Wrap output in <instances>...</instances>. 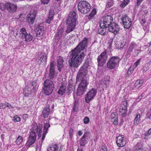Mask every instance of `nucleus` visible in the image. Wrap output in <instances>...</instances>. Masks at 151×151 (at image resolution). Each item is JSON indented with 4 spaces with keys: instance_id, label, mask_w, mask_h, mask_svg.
I'll list each match as a JSON object with an SVG mask.
<instances>
[{
    "instance_id": "nucleus-4",
    "label": "nucleus",
    "mask_w": 151,
    "mask_h": 151,
    "mask_svg": "<svg viewBox=\"0 0 151 151\" xmlns=\"http://www.w3.org/2000/svg\"><path fill=\"white\" fill-rule=\"evenodd\" d=\"M78 8L79 12L82 13L86 14L91 8L90 4L86 1H81L78 4Z\"/></svg>"
},
{
    "instance_id": "nucleus-10",
    "label": "nucleus",
    "mask_w": 151,
    "mask_h": 151,
    "mask_svg": "<svg viewBox=\"0 0 151 151\" xmlns=\"http://www.w3.org/2000/svg\"><path fill=\"white\" fill-rule=\"evenodd\" d=\"M107 55L106 51L102 53L97 58L99 65L102 66L105 63L107 59Z\"/></svg>"
},
{
    "instance_id": "nucleus-43",
    "label": "nucleus",
    "mask_w": 151,
    "mask_h": 151,
    "mask_svg": "<svg viewBox=\"0 0 151 151\" xmlns=\"http://www.w3.org/2000/svg\"><path fill=\"white\" fill-rule=\"evenodd\" d=\"M151 134V128L146 132L144 136V139H147L148 138L149 136Z\"/></svg>"
},
{
    "instance_id": "nucleus-49",
    "label": "nucleus",
    "mask_w": 151,
    "mask_h": 151,
    "mask_svg": "<svg viewBox=\"0 0 151 151\" xmlns=\"http://www.w3.org/2000/svg\"><path fill=\"white\" fill-rule=\"evenodd\" d=\"M13 121L14 122H18L20 121V118L17 116L16 115L13 117Z\"/></svg>"
},
{
    "instance_id": "nucleus-22",
    "label": "nucleus",
    "mask_w": 151,
    "mask_h": 151,
    "mask_svg": "<svg viewBox=\"0 0 151 151\" xmlns=\"http://www.w3.org/2000/svg\"><path fill=\"white\" fill-rule=\"evenodd\" d=\"M76 19L77 16L76 15V13L75 12L73 11L70 12V13L67 21L76 23Z\"/></svg>"
},
{
    "instance_id": "nucleus-2",
    "label": "nucleus",
    "mask_w": 151,
    "mask_h": 151,
    "mask_svg": "<svg viewBox=\"0 0 151 151\" xmlns=\"http://www.w3.org/2000/svg\"><path fill=\"white\" fill-rule=\"evenodd\" d=\"M32 128L29 139L26 144V145L27 147H30L35 142L36 137L35 133H37L38 131V126L36 123H33L32 125Z\"/></svg>"
},
{
    "instance_id": "nucleus-31",
    "label": "nucleus",
    "mask_w": 151,
    "mask_h": 151,
    "mask_svg": "<svg viewBox=\"0 0 151 151\" xmlns=\"http://www.w3.org/2000/svg\"><path fill=\"white\" fill-rule=\"evenodd\" d=\"M38 63L43 64L45 63L47 59L45 54L43 53L42 55L38 58Z\"/></svg>"
},
{
    "instance_id": "nucleus-12",
    "label": "nucleus",
    "mask_w": 151,
    "mask_h": 151,
    "mask_svg": "<svg viewBox=\"0 0 151 151\" xmlns=\"http://www.w3.org/2000/svg\"><path fill=\"white\" fill-rule=\"evenodd\" d=\"M108 30L114 35H116L119 32L120 27L117 24L113 22L111 23L108 27Z\"/></svg>"
},
{
    "instance_id": "nucleus-48",
    "label": "nucleus",
    "mask_w": 151,
    "mask_h": 151,
    "mask_svg": "<svg viewBox=\"0 0 151 151\" xmlns=\"http://www.w3.org/2000/svg\"><path fill=\"white\" fill-rule=\"evenodd\" d=\"M73 130L72 129H70L69 131L70 138V139H72L73 133Z\"/></svg>"
},
{
    "instance_id": "nucleus-62",
    "label": "nucleus",
    "mask_w": 151,
    "mask_h": 151,
    "mask_svg": "<svg viewBox=\"0 0 151 151\" xmlns=\"http://www.w3.org/2000/svg\"><path fill=\"white\" fill-rule=\"evenodd\" d=\"M78 134L79 136H81L83 132L80 130L79 131H78Z\"/></svg>"
},
{
    "instance_id": "nucleus-40",
    "label": "nucleus",
    "mask_w": 151,
    "mask_h": 151,
    "mask_svg": "<svg viewBox=\"0 0 151 151\" xmlns=\"http://www.w3.org/2000/svg\"><path fill=\"white\" fill-rule=\"evenodd\" d=\"M140 115L137 114L134 121V123L135 125H137L138 124L140 121Z\"/></svg>"
},
{
    "instance_id": "nucleus-3",
    "label": "nucleus",
    "mask_w": 151,
    "mask_h": 151,
    "mask_svg": "<svg viewBox=\"0 0 151 151\" xmlns=\"http://www.w3.org/2000/svg\"><path fill=\"white\" fill-rule=\"evenodd\" d=\"M88 63L85 62L83 65L80 68L76 77L77 82H79L82 80L85 79V78L88 73Z\"/></svg>"
},
{
    "instance_id": "nucleus-5",
    "label": "nucleus",
    "mask_w": 151,
    "mask_h": 151,
    "mask_svg": "<svg viewBox=\"0 0 151 151\" xmlns=\"http://www.w3.org/2000/svg\"><path fill=\"white\" fill-rule=\"evenodd\" d=\"M54 85L52 81L50 79H47L44 82V93L46 95H49L53 91Z\"/></svg>"
},
{
    "instance_id": "nucleus-32",
    "label": "nucleus",
    "mask_w": 151,
    "mask_h": 151,
    "mask_svg": "<svg viewBox=\"0 0 151 151\" xmlns=\"http://www.w3.org/2000/svg\"><path fill=\"white\" fill-rule=\"evenodd\" d=\"M31 93V89L28 87L26 86L24 89L23 94L26 96H28Z\"/></svg>"
},
{
    "instance_id": "nucleus-44",
    "label": "nucleus",
    "mask_w": 151,
    "mask_h": 151,
    "mask_svg": "<svg viewBox=\"0 0 151 151\" xmlns=\"http://www.w3.org/2000/svg\"><path fill=\"white\" fill-rule=\"evenodd\" d=\"M129 0H124V2L120 5V6L122 7H124L128 4L129 2Z\"/></svg>"
},
{
    "instance_id": "nucleus-42",
    "label": "nucleus",
    "mask_w": 151,
    "mask_h": 151,
    "mask_svg": "<svg viewBox=\"0 0 151 151\" xmlns=\"http://www.w3.org/2000/svg\"><path fill=\"white\" fill-rule=\"evenodd\" d=\"M23 140V139L22 136H18L16 140V143L17 145H19L22 142Z\"/></svg>"
},
{
    "instance_id": "nucleus-9",
    "label": "nucleus",
    "mask_w": 151,
    "mask_h": 151,
    "mask_svg": "<svg viewBox=\"0 0 151 151\" xmlns=\"http://www.w3.org/2000/svg\"><path fill=\"white\" fill-rule=\"evenodd\" d=\"M97 91L95 89H92L90 90L86 95L85 97V101L87 103H89V101L93 99L96 95Z\"/></svg>"
},
{
    "instance_id": "nucleus-1",
    "label": "nucleus",
    "mask_w": 151,
    "mask_h": 151,
    "mask_svg": "<svg viewBox=\"0 0 151 151\" xmlns=\"http://www.w3.org/2000/svg\"><path fill=\"white\" fill-rule=\"evenodd\" d=\"M81 51L75 48L69 52L70 55L68 63L70 67L77 68L82 62L86 55V52H82L79 55Z\"/></svg>"
},
{
    "instance_id": "nucleus-34",
    "label": "nucleus",
    "mask_w": 151,
    "mask_h": 151,
    "mask_svg": "<svg viewBox=\"0 0 151 151\" xmlns=\"http://www.w3.org/2000/svg\"><path fill=\"white\" fill-rule=\"evenodd\" d=\"M78 109V103L77 100H75L73 106V108L72 111L77 112Z\"/></svg>"
},
{
    "instance_id": "nucleus-61",
    "label": "nucleus",
    "mask_w": 151,
    "mask_h": 151,
    "mask_svg": "<svg viewBox=\"0 0 151 151\" xmlns=\"http://www.w3.org/2000/svg\"><path fill=\"white\" fill-rule=\"evenodd\" d=\"M6 107H8V108L9 109H10V108L11 107L13 108V107L9 103H8V104H7V105H6Z\"/></svg>"
},
{
    "instance_id": "nucleus-57",
    "label": "nucleus",
    "mask_w": 151,
    "mask_h": 151,
    "mask_svg": "<svg viewBox=\"0 0 151 151\" xmlns=\"http://www.w3.org/2000/svg\"><path fill=\"white\" fill-rule=\"evenodd\" d=\"M100 151H107V149L106 147L102 146L101 147Z\"/></svg>"
},
{
    "instance_id": "nucleus-56",
    "label": "nucleus",
    "mask_w": 151,
    "mask_h": 151,
    "mask_svg": "<svg viewBox=\"0 0 151 151\" xmlns=\"http://www.w3.org/2000/svg\"><path fill=\"white\" fill-rule=\"evenodd\" d=\"M143 0H137L136 2V5L137 6H139Z\"/></svg>"
},
{
    "instance_id": "nucleus-59",
    "label": "nucleus",
    "mask_w": 151,
    "mask_h": 151,
    "mask_svg": "<svg viewBox=\"0 0 151 151\" xmlns=\"http://www.w3.org/2000/svg\"><path fill=\"white\" fill-rule=\"evenodd\" d=\"M4 9V5L3 4L0 3V9L2 10Z\"/></svg>"
},
{
    "instance_id": "nucleus-21",
    "label": "nucleus",
    "mask_w": 151,
    "mask_h": 151,
    "mask_svg": "<svg viewBox=\"0 0 151 151\" xmlns=\"http://www.w3.org/2000/svg\"><path fill=\"white\" fill-rule=\"evenodd\" d=\"M4 9L9 12H15L17 9V6L12 4L6 3L4 5Z\"/></svg>"
},
{
    "instance_id": "nucleus-15",
    "label": "nucleus",
    "mask_w": 151,
    "mask_h": 151,
    "mask_svg": "<svg viewBox=\"0 0 151 151\" xmlns=\"http://www.w3.org/2000/svg\"><path fill=\"white\" fill-rule=\"evenodd\" d=\"M36 14L37 11L34 10L33 12H31L27 15V20L30 24H32L34 23Z\"/></svg>"
},
{
    "instance_id": "nucleus-18",
    "label": "nucleus",
    "mask_w": 151,
    "mask_h": 151,
    "mask_svg": "<svg viewBox=\"0 0 151 151\" xmlns=\"http://www.w3.org/2000/svg\"><path fill=\"white\" fill-rule=\"evenodd\" d=\"M50 125L48 123H45L44 124V126L43 129V133L42 135V136L41 140L40 141V139L39 140L40 146L41 147L42 143L43 140H44L45 135L47 133V131L49 127H50Z\"/></svg>"
},
{
    "instance_id": "nucleus-26",
    "label": "nucleus",
    "mask_w": 151,
    "mask_h": 151,
    "mask_svg": "<svg viewBox=\"0 0 151 151\" xmlns=\"http://www.w3.org/2000/svg\"><path fill=\"white\" fill-rule=\"evenodd\" d=\"M111 122L115 125L118 124V116L115 113H112L111 114Z\"/></svg>"
},
{
    "instance_id": "nucleus-64",
    "label": "nucleus",
    "mask_w": 151,
    "mask_h": 151,
    "mask_svg": "<svg viewBox=\"0 0 151 151\" xmlns=\"http://www.w3.org/2000/svg\"><path fill=\"white\" fill-rule=\"evenodd\" d=\"M77 151H83V150L81 148H78L77 150Z\"/></svg>"
},
{
    "instance_id": "nucleus-36",
    "label": "nucleus",
    "mask_w": 151,
    "mask_h": 151,
    "mask_svg": "<svg viewBox=\"0 0 151 151\" xmlns=\"http://www.w3.org/2000/svg\"><path fill=\"white\" fill-rule=\"evenodd\" d=\"M66 91V87L65 86H61L58 91L59 94L62 95Z\"/></svg>"
},
{
    "instance_id": "nucleus-7",
    "label": "nucleus",
    "mask_w": 151,
    "mask_h": 151,
    "mask_svg": "<svg viewBox=\"0 0 151 151\" xmlns=\"http://www.w3.org/2000/svg\"><path fill=\"white\" fill-rule=\"evenodd\" d=\"M120 60V58L118 57H113L111 58L107 62V68L110 69L115 68L118 66Z\"/></svg>"
},
{
    "instance_id": "nucleus-38",
    "label": "nucleus",
    "mask_w": 151,
    "mask_h": 151,
    "mask_svg": "<svg viewBox=\"0 0 151 151\" xmlns=\"http://www.w3.org/2000/svg\"><path fill=\"white\" fill-rule=\"evenodd\" d=\"M108 84V81L105 80H102L101 81L99 86L102 87L103 88H106Z\"/></svg>"
},
{
    "instance_id": "nucleus-29",
    "label": "nucleus",
    "mask_w": 151,
    "mask_h": 151,
    "mask_svg": "<svg viewBox=\"0 0 151 151\" xmlns=\"http://www.w3.org/2000/svg\"><path fill=\"white\" fill-rule=\"evenodd\" d=\"M50 111V109L49 108H45L42 111L41 116L44 118L47 117L48 116Z\"/></svg>"
},
{
    "instance_id": "nucleus-6",
    "label": "nucleus",
    "mask_w": 151,
    "mask_h": 151,
    "mask_svg": "<svg viewBox=\"0 0 151 151\" xmlns=\"http://www.w3.org/2000/svg\"><path fill=\"white\" fill-rule=\"evenodd\" d=\"M80 81L81 82L78 85L77 93V95L79 96L81 95L86 91L89 83L86 79L82 80Z\"/></svg>"
},
{
    "instance_id": "nucleus-27",
    "label": "nucleus",
    "mask_w": 151,
    "mask_h": 151,
    "mask_svg": "<svg viewBox=\"0 0 151 151\" xmlns=\"http://www.w3.org/2000/svg\"><path fill=\"white\" fill-rule=\"evenodd\" d=\"M143 83V80L140 79L137 80L134 84V89L135 91L140 88L142 85Z\"/></svg>"
},
{
    "instance_id": "nucleus-63",
    "label": "nucleus",
    "mask_w": 151,
    "mask_h": 151,
    "mask_svg": "<svg viewBox=\"0 0 151 151\" xmlns=\"http://www.w3.org/2000/svg\"><path fill=\"white\" fill-rule=\"evenodd\" d=\"M13 35L15 37H16L17 35V33L16 32V31H14L13 32Z\"/></svg>"
},
{
    "instance_id": "nucleus-25",
    "label": "nucleus",
    "mask_w": 151,
    "mask_h": 151,
    "mask_svg": "<svg viewBox=\"0 0 151 151\" xmlns=\"http://www.w3.org/2000/svg\"><path fill=\"white\" fill-rule=\"evenodd\" d=\"M55 13L52 10H50L49 11L47 19L46 20V23L50 24L51 22V21L53 19V15Z\"/></svg>"
},
{
    "instance_id": "nucleus-33",
    "label": "nucleus",
    "mask_w": 151,
    "mask_h": 151,
    "mask_svg": "<svg viewBox=\"0 0 151 151\" xmlns=\"http://www.w3.org/2000/svg\"><path fill=\"white\" fill-rule=\"evenodd\" d=\"M136 46V44L134 42L131 43L129 45V48L127 51V52L128 54H130L132 52L135 46Z\"/></svg>"
},
{
    "instance_id": "nucleus-39",
    "label": "nucleus",
    "mask_w": 151,
    "mask_h": 151,
    "mask_svg": "<svg viewBox=\"0 0 151 151\" xmlns=\"http://www.w3.org/2000/svg\"><path fill=\"white\" fill-rule=\"evenodd\" d=\"M96 9H93L90 14H89L88 16V19H91L93 17L94 15L96 14Z\"/></svg>"
},
{
    "instance_id": "nucleus-54",
    "label": "nucleus",
    "mask_w": 151,
    "mask_h": 151,
    "mask_svg": "<svg viewBox=\"0 0 151 151\" xmlns=\"http://www.w3.org/2000/svg\"><path fill=\"white\" fill-rule=\"evenodd\" d=\"M37 82L36 81H34L32 82V85L33 86L32 89L34 90H36V88H35V87L37 86Z\"/></svg>"
},
{
    "instance_id": "nucleus-37",
    "label": "nucleus",
    "mask_w": 151,
    "mask_h": 151,
    "mask_svg": "<svg viewBox=\"0 0 151 151\" xmlns=\"http://www.w3.org/2000/svg\"><path fill=\"white\" fill-rule=\"evenodd\" d=\"M44 27L42 26H38V37H42L44 35Z\"/></svg>"
},
{
    "instance_id": "nucleus-28",
    "label": "nucleus",
    "mask_w": 151,
    "mask_h": 151,
    "mask_svg": "<svg viewBox=\"0 0 151 151\" xmlns=\"http://www.w3.org/2000/svg\"><path fill=\"white\" fill-rule=\"evenodd\" d=\"M58 149V145L52 144L50 145L47 149V151H56Z\"/></svg>"
},
{
    "instance_id": "nucleus-17",
    "label": "nucleus",
    "mask_w": 151,
    "mask_h": 151,
    "mask_svg": "<svg viewBox=\"0 0 151 151\" xmlns=\"http://www.w3.org/2000/svg\"><path fill=\"white\" fill-rule=\"evenodd\" d=\"M88 42V40L87 38H84L75 48L80 51H82L84 49L85 47L87 46Z\"/></svg>"
},
{
    "instance_id": "nucleus-52",
    "label": "nucleus",
    "mask_w": 151,
    "mask_h": 151,
    "mask_svg": "<svg viewBox=\"0 0 151 151\" xmlns=\"http://www.w3.org/2000/svg\"><path fill=\"white\" fill-rule=\"evenodd\" d=\"M149 69L148 65V64H145L143 68V70L144 71L146 72Z\"/></svg>"
},
{
    "instance_id": "nucleus-46",
    "label": "nucleus",
    "mask_w": 151,
    "mask_h": 151,
    "mask_svg": "<svg viewBox=\"0 0 151 151\" xmlns=\"http://www.w3.org/2000/svg\"><path fill=\"white\" fill-rule=\"evenodd\" d=\"M7 104H8V103L5 102V103H0V109H4L6 107Z\"/></svg>"
},
{
    "instance_id": "nucleus-47",
    "label": "nucleus",
    "mask_w": 151,
    "mask_h": 151,
    "mask_svg": "<svg viewBox=\"0 0 151 151\" xmlns=\"http://www.w3.org/2000/svg\"><path fill=\"white\" fill-rule=\"evenodd\" d=\"M113 4L114 3L113 1L112 0H110L107 3L106 6L107 8H109L112 6Z\"/></svg>"
},
{
    "instance_id": "nucleus-8",
    "label": "nucleus",
    "mask_w": 151,
    "mask_h": 151,
    "mask_svg": "<svg viewBox=\"0 0 151 151\" xmlns=\"http://www.w3.org/2000/svg\"><path fill=\"white\" fill-rule=\"evenodd\" d=\"M113 21L112 17L110 15H107L103 18L100 23V27H109Z\"/></svg>"
},
{
    "instance_id": "nucleus-45",
    "label": "nucleus",
    "mask_w": 151,
    "mask_h": 151,
    "mask_svg": "<svg viewBox=\"0 0 151 151\" xmlns=\"http://www.w3.org/2000/svg\"><path fill=\"white\" fill-rule=\"evenodd\" d=\"M134 67L131 66L127 72V74L128 75L130 76L132 74L134 70Z\"/></svg>"
},
{
    "instance_id": "nucleus-16",
    "label": "nucleus",
    "mask_w": 151,
    "mask_h": 151,
    "mask_svg": "<svg viewBox=\"0 0 151 151\" xmlns=\"http://www.w3.org/2000/svg\"><path fill=\"white\" fill-rule=\"evenodd\" d=\"M116 143L119 147H122L126 144L125 139L123 135L119 136L116 138Z\"/></svg>"
},
{
    "instance_id": "nucleus-58",
    "label": "nucleus",
    "mask_w": 151,
    "mask_h": 151,
    "mask_svg": "<svg viewBox=\"0 0 151 151\" xmlns=\"http://www.w3.org/2000/svg\"><path fill=\"white\" fill-rule=\"evenodd\" d=\"M50 0H41V2L42 4H48Z\"/></svg>"
},
{
    "instance_id": "nucleus-50",
    "label": "nucleus",
    "mask_w": 151,
    "mask_h": 151,
    "mask_svg": "<svg viewBox=\"0 0 151 151\" xmlns=\"http://www.w3.org/2000/svg\"><path fill=\"white\" fill-rule=\"evenodd\" d=\"M42 126L41 124H38V130H39V131L38 132V137H39V138H40V137L41 136V134H40V133H41L42 132H40V131H41V130L42 129Z\"/></svg>"
},
{
    "instance_id": "nucleus-60",
    "label": "nucleus",
    "mask_w": 151,
    "mask_h": 151,
    "mask_svg": "<svg viewBox=\"0 0 151 151\" xmlns=\"http://www.w3.org/2000/svg\"><path fill=\"white\" fill-rule=\"evenodd\" d=\"M136 151H146L145 150L142 148H140L138 149H137Z\"/></svg>"
},
{
    "instance_id": "nucleus-51",
    "label": "nucleus",
    "mask_w": 151,
    "mask_h": 151,
    "mask_svg": "<svg viewBox=\"0 0 151 151\" xmlns=\"http://www.w3.org/2000/svg\"><path fill=\"white\" fill-rule=\"evenodd\" d=\"M58 32L57 33V35L59 37H60L62 36V34L63 33V29H60L58 30Z\"/></svg>"
},
{
    "instance_id": "nucleus-30",
    "label": "nucleus",
    "mask_w": 151,
    "mask_h": 151,
    "mask_svg": "<svg viewBox=\"0 0 151 151\" xmlns=\"http://www.w3.org/2000/svg\"><path fill=\"white\" fill-rule=\"evenodd\" d=\"M101 27L99 29L98 31L99 33L102 35L107 34L108 33V32L106 30L107 27Z\"/></svg>"
},
{
    "instance_id": "nucleus-35",
    "label": "nucleus",
    "mask_w": 151,
    "mask_h": 151,
    "mask_svg": "<svg viewBox=\"0 0 151 151\" xmlns=\"http://www.w3.org/2000/svg\"><path fill=\"white\" fill-rule=\"evenodd\" d=\"M22 39H25V41L28 42L31 40L32 39V37L30 33H27L22 38Z\"/></svg>"
},
{
    "instance_id": "nucleus-53",
    "label": "nucleus",
    "mask_w": 151,
    "mask_h": 151,
    "mask_svg": "<svg viewBox=\"0 0 151 151\" xmlns=\"http://www.w3.org/2000/svg\"><path fill=\"white\" fill-rule=\"evenodd\" d=\"M141 59H138L134 63V68H135L138 65L140 62Z\"/></svg>"
},
{
    "instance_id": "nucleus-41",
    "label": "nucleus",
    "mask_w": 151,
    "mask_h": 151,
    "mask_svg": "<svg viewBox=\"0 0 151 151\" xmlns=\"http://www.w3.org/2000/svg\"><path fill=\"white\" fill-rule=\"evenodd\" d=\"M27 32L26 31L25 29L24 28H22L20 30V36L22 38L23 37L27 34Z\"/></svg>"
},
{
    "instance_id": "nucleus-11",
    "label": "nucleus",
    "mask_w": 151,
    "mask_h": 151,
    "mask_svg": "<svg viewBox=\"0 0 151 151\" xmlns=\"http://www.w3.org/2000/svg\"><path fill=\"white\" fill-rule=\"evenodd\" d=\"M121 19L122 24L125 28L128 29L130 28L131 25V19L126 15H123Z\"/></svg>"
},
{
    "instance_id": "nucleus-23",
    "label": "nucleus",
    "mask_w": 151,
    "mask_h": 151,
    "mask_svg": "<svg viewBox=\"0 0 151 151\" xmlns=\"http://www.w3.org/2000/svg\"><path fill=\"white\" fill-rule=\"evenodd\" d=\"M76 23L67 21V27L66 32L67 33H70L75 28L76 26Z\"/></svg>"
},
{
    "instance_id": "nucleus-55",
    "label": "nucleus",
    "mask_w": 151,
    "mask_h": 151,
    "mask_svg": "<svg viewBox=\"0 0 151 151\" xmlns=\"http://www.w3.org/2000/svg\"><path fill=\"white\" fill-rule=\"evenodd\" d=\"M89 121V119L87 117H86L84 119V124H88Z\"/></svg>"
},
{
    "instance_id": "nucleus-24",
    "label": "nucleus",
    "mask_w": 151,
    "mask_h": 151,
    "mask_svg": "<svg viewBox=\"0 0 151 151\" xmlns=\"http://www.w3.org/2000/svg\"><path fill=\"white\" fill-rule=\"evenodd\" d=\"M140 23L142 25L143 29L145 31H148L149 26V23L146 21L145 19H142L140 20Z\"/></svg>"
},
{
    "instance_id": "nucleus-13",
    "label": "nucleus",
    "mask_w": 151,
    "mask_h": 151,
    "mask_svg": "<svg viewBox=\"0 0 151 151\" xmlns=\"http://www.w3.org/2000/svg\"><path fill=\"white\" fill-rule=\"evenodd\" d=\"M127 101H125L123 102L122 104L121 105L119 108V114L123 117L127 115Z\"/></svg>"
},
{
    "instance_id": "nucleus-14",
    "label": "nucleus",
    "mask_w": 151,
    "mask_h": 151,
    "mask_svg": "<svg viewBox=\"0 0 151 151\" xmlns=\"http://www.w3.org/2000/svg\"><path fill=\"white\" fill-rule=\"evenodd\" d=\"M90 134L89 132H85L83 137L81 138L80 141V145L81 146H83L88 142L90 139Z\"/></svg>"
},
{
    "instance_id": "nucleus-19",
    "label": "nucleus",
    "mask_w": 151,
    "mask_h": 151,
    "mask_svg": "<svg viewBox=\"0 0 151 151\" xmlns=\"http://www.w3.org/2000/svg\"><path fill=\"white\" fill-rule=\"evenodd\" d=\"M57 74L55 72L54 64L53 63H50L49 77L50 79H52Z\"/></svg>"
},
{
    "instance_id": "nucleus-20",
    "label": "nucleus",
    "mask_w": 151,
    "mask_h": 151,
    "mask_svg": "<svg viewBox=\"0 0 151 151\" xmlns=\"http://www.w3.org/2000/svg\"><path fill=\"white\" fill-rule=\"evenodd\" d=\"M57 65L58 70L60 71L64 67L63 62L64 60L63 57L61 56L58 57L57 58Z\"/></svg>"
}]
</instances>
